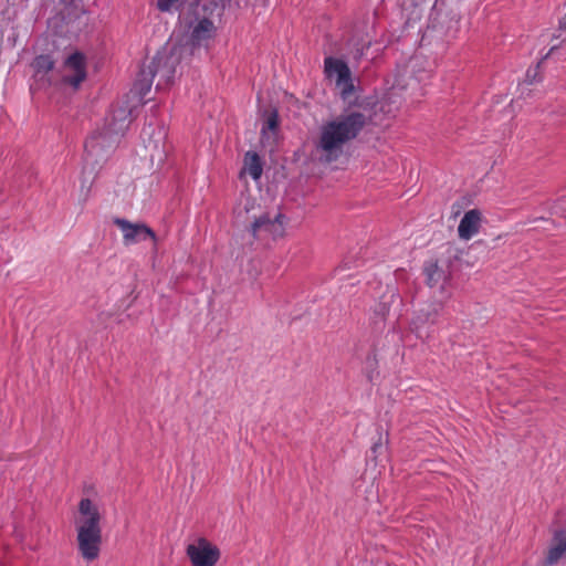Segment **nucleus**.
Instances as JSON below:
<instances>
[{
	"label": "nucleus",
	"mask_w": 566,
	"mask_h": 566,
	"mask_svg": "<svg viewBox=\"0 0 566 566\" xmlns=\"http://www.w3.org/2000/svg\"><path fill=\"white\" fill-rule=\"evenodd\" d=\"M369 116L360 111H347L324 122L314 142V154L318 161L331 164L338 160L346 146L364 129Z\"/></svg>",
	"instance_id": "obj_1"
},
{
	"label": "nucleus",
	"mask_w": 566,
	"mask_h": 566,
	"mask_svg": "<svg viewBox=\"0 0 566 566\" xmlns=\"http://www.w3.org/2000/svg\"><path fill=\"white\" fill-rule=\"evenodd\" d=\"M103 520L104 512L99 501L92 496H83L74 515V527L78 552L88 562L99 555Z\"/></svg>",
	"instance_id": "obj_2"
},
{
	"label": "nucleus",
	"mask_w": 566,
	"mask_h": 566,
	"mask_svg": "<svg viewBox=\"0 0 566 566\" xmlns=\"http://www.w3.org/2000/svg\"><path fill=\"white\" fill-rule=\"evenodd\" d=\"M130 124L129 111L118 108L106 118L104 127L95 130L85 143L86 159L98 164L107 159L115 149L119 138Z\"/></svg>",
	"instance_id": "obj_3"
},
{
	"label": "nucleus",
	"mask_w": 566,
	"mask_h": 566,
	"mask_svg": "<svg viewBox=\"0 0 566 566\" xmlns=\"http://www.w3.org/2000/svg\"><path fill=\"white\" fill-rule=\"evenodd\" d=\"M254 210V201L249 197H243L235 209L237 221L242 224H250V231L255 239L275 240L283 237L285 231V221L281 213L256 214Z\"/></svg>",
	"instance_id": "obj_4"
},
{
	"label": "nucleus",
	"mask_w": 566,
	"mask_h": 566,
	"mask_svg": "<svg viewBox=\"0 0 566 566\" xmlns=\"http://www.w3.org/2000/svg\"><path fill=\"white\" fill-rule=\"evenodd\" d=\"M324 69L326 76L335 82L336 87L339 90L343 96L348 95L354 90L352 80V73L348 65L334 57H326L324 62Z\"/></svg>",
	"instance_id": "obj_5"
},
{
	"label": "nucleus",
	"mask_w": 566,
	"mask_h": 566,
	"mask_svg": "<svg viewBox=\"0 0 566 566\" xmlns=\"http://www.w3.org/2000/svg\"><path fill=\"white\" fill-rule=\"evenodd\" d=\"M187 556L192 566H216L220 549L206 538H199L187 546Z\"/></svg>",
	"instance_id": "obj_6"
},
{
	"label": "nucleus",
	"mask_w": 566,
	"mask_h": 566,
	"mask_svg": "<svg viewBox=\"0 0 566 566\" xmlns=\"http://www.w3.org/2000/svg\"><path fill=\"white\" fill-rule=\"evenodd\" d=\"M60 72L64 84L77 88L87 74L85 56L80 52L72 53L65 59Z\"/></svg>",
	"instance_id": "obj_7"
},
{
	"label": "nucleus",
	"mask_w": 566,
	"mask_h": 566,
	"mask_svg": "<svg viewBox=\"0 0 566 566\" xmlns=\"http://www.w3.org/2000/svg\"><path fill=\"white\" fill-rule=\"evenodd\" d=\"M177 62L176 53L172 52L170 56H158L157 59V69L155 73H153L151 70H149L147 73L145 71L142 72V78L138 80L136 83V87L138 90V93L140 96H144L149 92L151 86V80L150 76L159 75L161 78H165L167 83L170 82V80L174 77L175 69L172 67V64Z\"/></svg>",
	"instance_id": "obj_8"
},
{
	"label": "nucleus",
	"mask_w": 566,
	"mask_h": 566,
	"mask_svg": "<svg viewBox=\"0 0 566 566\" xmlns=\"http://www.w3.org/2000/svg\"><path fill=\"white\" fill-rule=\"evenodd\" d=\"M115 224L123 233V240L126 245L150 239L155 241V233L143 223H132L125 219H115Z\"/></svg>",
	"instance_id": "obj_9"
},
{
	"label": "nucleus",
	"mask_w": 566,
	"mask_h": 566,
	"mask_svg": "<svg viewBox=\"0 0 566 566\" xmlns=\"http://www.w3.org/2000/svg\"><path fill=\"white\" fill-rule=\"evenodd\" d=\"M190 40L195 45L206 44L216 34V25L208 18H197L190 24Z\"/></svg>",
	"instance_id": "obj_10"
},
{
	"label": "nucleus",
	"mask_w": 566,
	"mask_h": 566,
	"mask_svg": "<svg viewBox=\"0 0 566 566\" xmlns=\"http://www.w3.org/2000/svg\"><path fill=\"white\" fill-rule=\"evenodd\" d=\"M482 222V214L479 210L472 209L464 213L458 227L459 238L470 240L479 233Z\"/></svg>",
	"instance_id": "obj_11"
},
{
	"label": "nucleus",
	"mask_w": 566,
	"mask_h": 566,
	"mask_svg": "<svg viewBox=\"0 0 566 566\" xmlns=\"http://www.w3.org/2000/svg\"><path fill=\"white\" fill-rule=\"evenodd\" d=\"M563 557H566V532L564 531L555 534L547 554V563H557Z\"/></svg>",
	"instance_id": "obj_12"
},
{
	"label": "nucleus",
	"mask_w": 566,
	"mask_h": 566,
	"mask_svg": "<svg viewBox=\"0 0 566 566\" xmlns=\"http://www.w3.org/2000/svg\"><path fill=\"white\" fill-rule=\"evenodd\" d=\"M243 171L249 174L254 180L260 179L263 169L260 158L255 153L249 151L245 154Z\"/></svg>",
	"instance_id": "obj_13"
},
{
	"label": "nucleus",
	"mask_w": 566,
	"mask_h": 566,
	"mask_svg": "<svg viewBox=\"0 0 566 566\" xmlns=\"http://www.w3.org/2000/svg\"><path fill=\"white\" fill-rule=\"evenodd\" d=\"M277 124V115L275 113L270 114L261 130V138L263 143L271 145L275 142Z\"/></svg>",
	"instance_id": "obj_14"
},
{
	"label": "nucleus",
	"mask_w": 566,
	"mask_h": 566,
	"mask_svg": "<svg viewBox=\"0 0 566 566\" xmlns=\"http://www.w3.org/2000/svg\"><path fill=\"white\" fill-rule=\"evenodd\" d=\"M419 64L418 57H412L406 67L398 74L396 82L392 86V90L399 88L403 90L409 86V83L406 82V77L411 78V73H413L415 67Z\"/></svg>",
	"instance_id": "obj_15"
},
{
	"label": "nucleus",
	"mask_w": 566,
	"mask_h": 566,
	"mask_svg": "<svg viewBox=\"0 0 566 566\" xmlns=\"http://www.w3.org/2000/svg\"><path fill=\"white\" fill-rule=\"evenodd\" d=\"M428 283L433 286L446 280L444 272L436 263H429L424 268Z\"/></svg>",
	"instance_id": "obj_16"
},
{
	"label": "nucleus",
	"mask_w": 566,
	"mask_h": 566,
	"mask_svg": "<svg viewBox=\"0 0 566 566\" xmlns=\"http://www.w3.org/2000/svg\"><path fill=\"white\" fill-rule=\"evenodd\" d=\"M148 136L149 137V145L153 144L154 149H157L159 147V144L164 139V133L161 129H155L150 126L148 128H144L143 130V137Z\"/></svg>",
	"instance_id": "obj_17"
},
{
	"label": "nucleus",
	"mask_w": 566,
	"mask_h": 566,
	"mask_svg": "<svg viewBox=\"0 0 566 566\" xmlns=\"http://www.w3.org/2000/svg\"><path fill=\"white\" fill-rule=\"evenodd\" d=\"M53 61L49 55H40L33 62V67L36 72L46 73L53 69Z\"/></svg>",
	"instance_id": "obj_18"
},
{
	"label": "nucleus",
	"mask_w": 566,
	"mask_h": 566,
	"mask_svg": "<svg viewBox=\"0 0 566 566\" xmlns=\"http://www.w3.org/2000/svg\"><path fill=\"white\" fill-rule=\"evenodd\" d=\"M92 184H93V179L86 177L85 171H83V178H82L80 196H78V200L81 203H85L87 201V199L90 197Z\"/></svg>",
	"instance_id": "obj_19"
},
{
	"label": "nucleus",
	"mask_w": 566,
	"mask_h": 566,
	"mask_svg": "<svg viewBox=\"0 0 566 566\" xmlns=\"http://www.w3.org/2000/svg\"><path fill=\"white\" fill-rule=\"evenodd\" d=\"M180 0H158L157 7L163 12L178 9Z\"/></svg>",
	"instance_id": "obj_20"
},
{
	"label": "nucleus",
	"mask_w": 566,
	"mask_h": 566,
	"mask_svg": "<svg viewBox=\"0 0 566 566\" xmlns=\"http://www.w3.org/2000/svg\"><path fill=\"white\" fill-rule=\"evenodd\" d=\"M538 69H539V63L536 65V67L534 70L527 71L526 80L528 81V83H533L535 81Z\"/></svg>",
	"instance_id": "obj_21"
},
{
	"label": "nucleus",
	"mask_w": 566,
	"mask_h": 566,
	"mask_svg": "<svg viewBox=\"0 0 566 566\" xmlns=\"http://www.w3.org/2000/svg\"><path fill=\"white\" fill-rule=\"evenodd\" d=\"M559 27H560V29H566V18H564V19L559 22Z\"/></svg>",
	"instance_id": "obj_22"
},
{
	"label": "nucleus",
	"mask_w": 566,
	"mask_h": 566,
	"mask_svg": "<svg viewBox=\"0 0 566 566\" xmlns=\"http://www.w3.org/2000/svg\"><path fill=\"white\" fill-rule=\"evenodd\" d=\"M61 1L64 3H69V2H72L73 0H61Z\"/></svg>",
	"instance_id": "obj_23"
}]
</instances>
